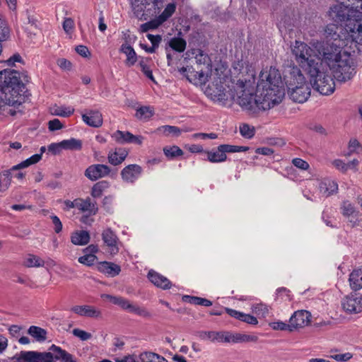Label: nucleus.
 I'll list each match as a JSON object with an SVG mask.
<instances>
[{"label": "nucleus", "mask_w": 362, "mask_h": 362, "mask_svg": "<svg viewBox=\"0 0 362 362\" xmlns=\"http://www.w3.org/2000/svg\"><path fill=\"white\" fill-rule=\"evenodd\" d=\"M228 88L229 89L226 90L221 84H212L206 88L205 93L214 101L225 103L230 99L248 110L256 107L269 110L280 103L285 95L280 73L272 67L260 72L255 97L253 77L249 80H238Z\"/></svg>", "instance_id": "f257e3e1"}, {"label": "nucleus", "mask_w": 362, "mask_h": 362, "mask_svg": "<svg viewBox=\"0 0 362 362\" xmlns=\"http://www.w3.org/2000/svg\"><path fill=\"white\" fill-rule=\"evenodd\" d=\"M332 40V43L322 46L320 53L334 79L346 83L356 74L354 61L347 47L351 48L354 42L362 45V18L351 19L346 23L344 32L341 31L340 35L335 31Z\"/></svg>", "instance_id": "f03ea898"}, {"label": "nucleus", "mask_w": 362, "mask_h": 362, "mask_svg": "<svg viewBox=\"0 0 362 362\" xmlns=\"http://www.w3.org/2000/svg\"><path fill=\"white\" fill-rule=\"evenodd\" d=\"M332 39L326 42H317L315 48H312L304 42L296 40L291 45V53L296 63L307 74L314 73L317 66H322V62L325 63L320 53L322 47L328 43H332Z\"/></svg>", "instance_id": "7ed1b4c3"}, {"label": "nucleus", "mask_w": 362, "mask_h": 362, "mask_svg": "<svg viewBox=\"0 0 362 362\" xmlns=\"http://www.w3.org/2000/svg\"><path fill=\"white\" fill-rule=\"evenodd\" d=\"M0 90L11 106L17 107L25 101V86L21 80L20 73L16 70L6 69L0 71Z\"/></svg>", "instance_id": "20e7f679"}, {"label": "nucleus", "mask_w": 362, "mask_h": 362, "mask_svg": "<svg viewBox=\"0 0 362 362\" xmlns=\"http://www.w3.org/2000/svg\"><path fill=\"white\" fill-rule=\"evenodd\" d=\"M287 87L288 93L294 102L305 103L310 95V84L306 81L305 76L297 66H293L290 72Z\"/></svg>", "instance_id": "39448f33"}, {"label": "nucleus", "mask_w": 362, "mask_h": 362, "mask_svg": "<svg viewBox=\"0 0 362 362\" xmlns=\"http://www.w3.org/2000/svg\"><path fill=\"white\" fill-rule=\"evenodd\" d=\"M317 66L314 73H307L310 78V84L322 95H328L334 93L335 83L333 78L327 71Z\"/></svg>", "instance_id": "423d86ee"}, {"label": "nucleus", "mask_w": 362, "mask_h": 362, "mask_svg": "<svg viewBox=\"0 0 362 362\" xmlns=\"http://www.w3.org/2000/svg\"><path fill=\"white\" fill-rule=\"evenodd\" d=\"M41 158L42 153L34 154L25 160L13 166L10 170H4L0 173V192H4L10 187L12 178V170H18L20 169L27 168L30 165L38 163Z\"/></svg>", "instance_id": "0eeeda50"}, {"label": "nucleus", "mask_w": 362, "mask_h": 362, "mask_svg": "<svg viewBox=\"0 0 362 362\" xmlns=\"http://www.w3.org/2000/svg\"><path fill=\"white\" fill-rule=\"evenodd\" d=\"M328 15L329 18L337 24L346 21L349 23L351 19L358 18L357 11H354V8H349L344 4H337L330 7Z\"/></svg>", "instance_id": "6e6552de"}, {"label": "nucleus", "mask_w": 362, "mask_h": 362, "mask_svg": "<svg viewBox=\"0 0 362 362\" xmlns=\"http://www.w3.org/2000/svg\"><path fill=\"white\" fill-rule=\"evenodd\" d=\"M135 37L129 30L122 32V40L123 43L119 48L120 52L127 57L125 64L128 66H133L136 62V52L132 47Z\"/></svg>", "instance_id": "1a4fd4ad"}, {"label": "nucleus", "mask_w": 362, "mask_h": 362, "mask_svg": "<svg viewBox=\"0 0 362 362\" xmlns=\"http://www.w3.org/2000/svg\"><path fill=\"white\" fill-rule=\"evenodd\" d=\"M342 310L349 315L362 313V294L351 293L345 296L341 300Z\"/></svg>", "instance_id": "9d476101"}, {"label": "nucleus", "mask_w": 362, "mask_h": 362, "mask_svg": "<svg viewBox=\"0 0 362 362\" xmlns=\"http://www.w3.org/2000/svg\"><path fill=\"white\" fill-rule=\"evenodd\" d=\"M51 354L49 353H37L32 351H23L10 358L8 362H49Z\"/></svg>", "instance_id": "9b49d317"}, {"label": "nucleus", "mask_w": 362, "mask_h": 362, "mask_svg": "<svg viewBox=\"0 0 362 362\" xmlns=\"http://www.w3.org/2000/svg\"><path fill=\"white\" fill-rule=\"evenodd\" d=\"M180 71L186 76L189 82L195 85H203L208 81V73H205L202 70L195 71L192 66L182 67Z\"/></svg>", "instance_id": "f8f14e48"}, {"label": "nucleus", "mask_w": 362, "mask_h": 362, "mask_svg": "<svg viewBox=\"0 0 362 362\" xmlns=\"http://www.w3.org/2000/svg\"><path fill=\"white\" fill-rule=\"evenodd\" d=\"M311 321V314L304 310H297L291 316L289 319L290 327L292 332L308 326Z\"/></svg>", "instance_id": "ddd939ff"}, {"label": "nucleus", "mask_w": 362, "mask_h": 362, "mask_svg": "<svg viewBox=\"0 0 362 362\" xmlns=\"http://www.w3.org/2000/svg\"><path fill=\"white\" fill-rule=\"evenodd\" d=\"M110 168L103 164H95L89 166L85 171V175L90 180L95 181L108 175Z\"/></svg>", "instance_id": "4468645a"}, {"label": "nucleus", "mask_w": 362, "mask_h": 362, "mask_svg": "<svg viewBox=\"0 0 362 362\" xmlns=\"http://www.w3.org/2000/svg\"><path fill=\"white\" fill-rule=\"evenodd\" d=\"M77 209L82 213L88 214L89 216H94L98 213V207L96 202L90 197L77 198Z\"/></svg>", "instance_id": "2eb2a0df"}, {"label": "nucleus", "mask_w": 362, "mask_h": 362, "mask_svg": "<svg viewBox=\"0 0 362 362\" xmlns=\"http://www.w3.org/2000/svg\"><path fill=\"white\" fill-rule=\"evenodd\" d=\"M71 311L81 317L98 318L101 317V311L91 305H75Z\"/></svg>", "instance_id": "dca6fc26"}, {"label": "nucleus", "mask_w": 362, "mask_h": 362, "mask_svg": "<svg viewBox=\"0 0 362 362\" xmlns=\"http://www.w3.org/2000/svg\"><path fill=\"white\" fill-rule=\"evenodd\" d=\"M319 189L322 196L328 197L338 192V183L330 178H325L320 182Z\"/></svg>", "instance_id": "f3484780"}, {"label": "nucleus", "mask_w": 362, "mask_h": 362, "mask_svg": "<svg viewBox=\"0 0 362 362\" xmlns=\"http://www.w3.org/2000/svg\"><path fill=\"white\" fill-rule=\"evenodd\" d=\"M148 278L156 286L162 289H168L171 286L170 281L165 276L153 270L148 272Z\"/></svg>", "instance_id": "a211bd4d"}, {"label": "nucleus", "mask_w": 362, "mask_h": 362, "mask_svg": "<svg viewBox=\"0 0 362 362\" xmlns=\"http://www.w3.org/2000/svg\"><path fill=\"white\" fill-rule=\"evenodd\" d=\"M83 121L88 126L100 127L103 124L102 114L98 111L90 110L82 115Z\"/></svg>", "instance_id": "6ab92c4d"}, {"label": "nucleus", "mask_w": 362, "mask_h": 362, "mask_svg": "<svg viewBox=\"0 0 362 362\" xmlns=\"http://www.w3.org/2000/svg\"><path fill=\"white\" fill-rule=\"evenodd\" d=\"M127 155L128 152L124 148L112 149L107 155L108 162L113 165H117L125 160Z\"/></svg>", "instance_id": "aec40b11"}, {"label": "nucleus", "mask_w": 362, "mask_h": 362, "mask_svg": "<svg viewBox=\"0 0 362 362\" xmlns=\"http://www.w3.org/2000/svg\"><path fill=\"white\" fill-rule=\"evenodd\" d=\"M226 312L227 314H228L230 316L238 319L242 322H246L250 325H255L258 323L257 319L254 317L253 315H251L250 314H245L244 313L226 308H225Z\"/></svg>", "instance_id": "412c9836"}, {"label": "nucleus", "mask_w": 362, "mask_h": 362, "mask_svg": "<svg viewBox=\"0 0 362 362\" xmlns=\"http://www.w3.org/2000/svg\"><path fill=\"white\" fill-rule=\"evenodd\" d=\"M97 269L100 272L111 277L118 275L121 271L119 266L108 262H100L97 265Z\"/></svg>", "instance_id": "4be33fe9"}, {"label": "nucleus", "mask_w": 362, "mask_h": 362, "mask_svg": "<svg viewBox=\"0 0 362 362\" xmlns=\"http://www.w3.org/2000/svg\"><path fill=\"white\" fill-rule=\"evenodd\" d=\"M49 352L52 354L53 360L55 358L57 360H61V362H76L73 359L71 354L54 344L50 346Z\"/></svg>", "instance_id": "5701e85b"}, {"label": "nucleus", "mask_w": 362, "mask_h": 362, "mask_svg": "<svg viewBox=\"0 0 362 362\" xmlns=\"http://www.w3.org/2000/svg\"><path fill=\"white\" fill-rule=\"evenodd\" d=\"M349 282L353 291H358L362 288V267L351 272L349 274Z\"/></svg>", "instance_id": "b1692460"}, {"label": "nucleus", "mask_w": 362, "mask_h": 362, "mask_svg": "<svg viewBox=\"0 0 362 362\" xmlns=\"http://www.w3.org/2000/svg\"><path fill=\"white\" fill-rule=\"evenodd\" d=\"M146 37L151 42V46H148L147 45L142 43L140 42L139 46L144 49L147 53H154L156 50L158 48L160 43L162 40V36L160 35H152L147 34Z\"/></svg>", "instance_id": "393cba45"}, {"label": "nucleus", "mask_w": 362, "mask_h": 362, "mask_svg": "<svg viewBox=\"0 0 362 362\" xmlns=\"http://www.w3.org/2000/svg\"><path fill=\"white\" fill-rule=\"evenodd\" d=\"M90 238V234L86 230H76L71 235V242L75 245H86Z\"/></svg>", "instance_id": "a878e982"}, {"label": "nucleus", "mask_w": 362, "mask_h": 362, "mask_svg": "<svg viewBox=\"0 0 362 362\" xmlns=\"http://www.w3.org/2000/svg\"><path fill=\"white\" fill-rule=\"evenodd\" d=\"M111 137L112 139L119 144H125L128 143L134 142L136 139V136L129 132H122L117 130L112 134Z\"/></svg>", "instance_id": "bb28decb"}, {"label": "nucleus", "mask_w": 362, "mask_h": 362, "mask_svg": "<svg viewBox=\"0 0 362 362\" xmlns=\"http://www.w3.org/2000/svg\"><path fill=\"white\" fill-rule=\"evenodd\" d=\"M102 236L104 243L111 248L112 252H115L118 251L117 247V238L112 230L109 228L105 230Z\"/></svg>", "instance_id": "cd10ccee"}, {"label": "nucleus", "mask_w": 362, "mask_h": 362, "mask_svg": "<svg viewBox=\"0 0 362 362\" xmlns=\"http://www.w3.org/2000/svg\"><path fill=\"white\" fill-rule=\"evenodd\" d=\"M341 214L346 218H356L358 216L359 211L356 210L354 205L349 200H344L340 205Z\"/></svg>", "instance_id": "c85d7f7f"}, {"label": "nucleus", "mask_w": 362, "mask_h": 362, "mask_svg": "<svg viewBox=\"0 0 362 362\" xmlns=\"http://www.w3.org/2000/svg\"><path fill=\"white\" fill-rule=\"evenodd\" d=\"M193 54L195 55L194 58L197 64L206 66L208 70L211 69V60L207 53L197 49L194 50Z\"/></svg>", "instance_id": "c756f323"}, {"label": "nucleus", "mask_w": 362, "mask_h": 362, "mask_svg": "<svg viewBox=\"0 0 362 362\" xmlns=\"http://www.w3.org/2000/svg\"><path fill=\"white\" fill-rule=\"evenodd\" d=\"M224 332L225 331L221 332H201L199 333L200 339L203 340L209 339L212 342H218V343H224Z\"/></svg>", "instance_id": "7c9ffc66"}, {"label": "nucleus", "mask_w": 362, "mask_h": 362, "mask_svg": "<svg viewBox=\"0 0 362 362\" xmlns=\"http://www.w3.org/2000/svg\"><path fill=\"white\" fill-rule=\"evenodd\" d=\"M245 62L243 60H239L238 62H235L233 64V69L234 71V74H243L244 71L245 70L246 72L248 74V78H245L243 79V81L252 79V77L254 78V84L255 83V74L252 70H250V69H247V66L245 67Z\"/></svg>", "instance_id": "2f4dec72"}, {"label": "nucleus", "mask_w": 362, "mask_h": 362, "mask_svg": "<svg viewBox=\"0 0 362 362\" xmlns=\"http://www.w3.org/2000/svg\"><path fill=\"white\" fill-rule=\"evenodd\" d=\"M206 155L207 160L211 163H222L227 158L226 154H224L223 151L221 150L220 146H218L216 150L208 151Z\"/></svg>", "instance_id": "473e14b6"}, {"label": "nucleus", "mask_w": 362, "mask_h": 362, "mask_svg": "<svg viewBox=\"0 0 362 362\" xmlns=\"http://www.w3.org/2000/svg\"><path fill=\"white\" fill-rule=\"evenodd\" d=\"M156 132L158 134H163L166 136H173L177 137L180 135L182 130L175 126L164 125L158 127Z\"/></svg>", "instance_id": "72a5a7b5"}, {"label": "nucleus", "mask_w": 362, "mask_h": 362, "mask_svg": "<svg viewBox=\"0 0 362 362\" xmlns=\"http://www.w3.org/2000/svg\"><path fill=\"white\" fill-rule=\"evenodd\" d=\"M121 175L125 182L133 183L136 178V165L132 164L126 166L122 170Z\"/></svg>", "instance_id": "f704fd0d"}, {"label": "nucleus", "mask_w": 362, "mask_h": 362, "mask_svg": "<svg viewBox=\"0 0 362 362\" xmlns=\"http://www.w3.org/2000/svg\"><path fill=\"white\" fill-rule=\"evenodd\" d=\"M110 184L107 181L103 180L95 183L91 189L90 194L93 198H99L102 196L103 192L107 189Z\"/></svg>", "instance_id": "c9c22d12"}, {"label": "nucleus", "mask_w": 362, "mask_h": 362, "mask_svg": "<svg viewBox=\"0 0 362 362\" xmlns=\"http://www.w3.org/2000/svg\"><path fill=\"white\" fill-rule=\"evenodd\" d=\"M28 333L38 341H43L47 337L46 330L37 326H30Z\"/></svg>", "instance_id": "e433bc0d"}, {"label": "nucleus", "mask_w": 362, "mask_h": 362, "mask_svg": "<svg viewBox=\"0 0 362 362\" xmlns=\"http://www.w3.org/2000/svg\"><path fill=\"white\" fill-rule=\"evenodd\" d=\"M62 145L65 150L79 151L82 148V141L80 139L71 138L62 141Z\"/></svg>", "instance_id": "4c0bfd02"}, {"label": "nucleus", "mask_w": 362, "mask_h": 362, "mask_svg": "<svg viewBox=\"0 0 362 362\" xmlns=\"http://www.w3.org/2000/svg\"><path fill=\"white\" fill-rule=\"evenodd\" d=\"M187 42L181 37H173L168 41V46L177 52H182L186 49Z\"/></svg>", "instance_id": "58836bf2"}, {"label": "nucleus", "mask_w": 362, "mask_h": 362, "mask_svg": "<svg viewBox=\"0 0 362 362\" xmlns=\"http://www.w3.org/2000/svg\"><path fill=\"white\" fill-rule=\"evenodd\" d=\"M153 109L150 106L137 107V119L147 121L153 115Z\"/></svg>", "instance_id": "ea45409f"}, {"label": "nucleus", "mask_w": 362, "mask_h": 362, "mask_svg": "<svg viewBox=\"0 0 362 362\" xmlns=\"http://www.w3.org/2000/svg\"><path fill=\"white\" fill-rule=\"evenodd\" d=\"M24 265L27 267H44L45 262L40 257L30 254L25 258Z\"/></svg>", "instance_id": "a19ab883"}, {"label": "nucleus", "mask_w": 362, "mask_h": 362, "mask_svg": "<svg viewBox=\"0 0 362 362\" xmlns=\"http://www.w3.org/2000/svg\"><path fill=\"white\" fill-rule=\"evenodd\" d=\"M251 309L253 313L261 317H266L269 312V307L262 303L253 304Z\"/></svg>", "instance_id": "79ce46f5"}, {"label": "nucleus", "mask_w": 362, "mask_h": 362, "mask_svg": "<svg viewBox=\"0 0 362 362\" xmlns=\"http://www.w3.org/2000/svg\"><path fill=\"white\" fill-rule=\"evenodd\" d=\"M176 9V5L175 3L168 4L163 11L160 14L157 18L160 21V22L163 24L169 18H170L173 14L175 13Z\"/></svg>", "instance_id": "37998d69"}, {"label": "nucleus", "mask_w": 362, "mask_h": 362, "mask_svg": "<svg viewBox=\"0 0 362 362\" xmlns=\"http://www.w3.org/2000/svg\"><path fill=\"white\" fill-rule=\"evenodd\" d=\"M165 156L169 159H173L177 156H181L183 151L177 146H166L163 148Z\"/></svg>", "instance_id": "c03bdc74"}, {"label": "nucleus", "mask_w": 362, "mask_h": 362, "mask_svg": "<svg viewBox=\"0 0 362 362\" xmlns=\"http://www.w3.org/2000/svg\"><path fill=\"white\" fill-rule=\"evenodd\" d=\"M221 150L223 151V153H236V152H245L249 150L247 146H240L229 144H221L220 145Z\"/></svg>", "instance_id": "a18cd8bd"}, {"label": "nucleus", "mask_w": 362, "mask_h": 362, "mask_svg": "<svg viewBox=\"0 0 362 362\" xmlns=\"http://www.w3.org/2000/svg\"><path fill=\"white\" fill-rule=\"evenodd\" d=\"M161 25L162 23L156 17V18L141 25L139 30L141 33H146L149 30L158 28Z\"/></svg>", "instance_id": "49530a36"}, {"label": "nucleus", "mask_w": 362, "mask_h": 362, "mask_svg": "<svg viewBox=\"0 0 362 362\" xmlns=\"http://www.w3.org/2000/svg\"><path fill=\"white\" fill-rule=\"evenodd\" d=\"M74 112V109L70 107H56L53 109L52 114L61 117H69Z\"/></svg>", "instance_id": "de8ad7c7"}, {"label": "nucleus", "mask_w": 362, "mask_h": 362, "mask_svg": "<svg viewBox=\"0 0 362 362\" xmlns=\"http://www.w3.org/2000/svg\"><path fill=\"white\" fill-rule=\"evenodd\" d=\"M98 259L97 257L93 254H86L78 259L79 263L88 267H90L95 264Z\"/></svg>", "instance_id": "09e8293b"}, {"label": "nucleus", "mask_w": 362, "mask_h": 362, "mask_svg": "<svg viewBox=\"0 0 362 362\" xmlns=\"http://www.w3.org/2000/svg\"><path fill=\"white\" fill-rule=\"evenodd\" d=\"M255 128L247 124L240 126V133L245 138L251 139L255 135Z\"/></svg>", "instance_id": "8fccbe9b"}, {"label": "nucleus", "mask_w": 362, "mask_h": 362, "mask_svg": "<svg viewBox=\"0 0 362 362\" xmlns=\"http://www.w3.org/2000/svg\"><path fill=\"white\" fill-rule=\"evenodd\" d=\"M139 64H140V66L141 69V71L144 73L145 76L156 83V81L153 75L152 69H151V66L147 64L146 62H144V60L141 61Z\"/></svg>", "instance_id": "3c124183"}, {"label": "nucleus", "mask_w": 362, "mask_h": 362, "mask_svg": "<svg viewBox=\"0 0 362 362\" xmlns=\"http://www.w3.org/2000/svg\"><path fill=\"white\" fill-rule=\"evenodd\" d=\"M237 337L238 343L256 342L258 340V337L256 335L241 332H237Z\"/></svg>", "instance_id": "603ef678"}, {"label": "nucleus", "mask_w": 362, "mask_h": 362, "mask_svg": "<svg viewBox=\"0 0 362 362\" xmlns=\"http://www.w3.org/2000/svg\"><path fill=\"white\" fill-rule=\"evenodd\" d=\"M269 326L274 330H288L289 332H292L290 323L277 321L269 323Z\"/></svg>", "instance_id": "864d4df0"}, {"label": "nucleus", "mask_w": 362, "mask_h": 362, "mask_svg": "<svg viewBox=\"0 0 362 362\" xmlns=\"http://www.w3.org/2000/svg\"><path fill=\"white\" fill-rule=\"evenodd\" d=\"M9 36V29L6 21L0 18V43L6 40Z\"/></svg>", "instance_id": "5fc2aeb1"}, {"label": "nucleus", "mask_w": 362, "mask_h": 362, "mask_svg": "<svg viewBox=\"0 0 362 362\" xmlns=\"http://www.w3.org/2000/svg\"><path fill=\"white\" fill-rule=\"evenodd\" d=\"M72 334L76 337L79 338L82 341H86L90 339L92 337L90 333L87 332L84 330L80 329L78 328H75L72 330Z\"/></svg>", "instance_id": "6e6d98bb"}, {"label": "nucleus", "mask_w": 362, "mask_h": 362, "mask_svg": "<svg viewBox=\"0 0 362 362\" xmlns=\"http://www.w3.org/2000/svg\"><path fill=\"white\" fill-rule=\"evenodd\" d=\"M332 163L336 169L343 173H346V171L349 170V165H347V163H346L343 160L335 159L332 161Z\"/></svg>", "instance_id": "4d7b16f0"}, {"label": "nucleus", "mask_w": 362, "mask_h": 362, "mask_svg": "<svg viewBox=\"0 0 362 362\" xmlns=\"http://www.w3.org/2000/svg\"><path fill=\"white\" fill-rule=\"evenodd\" d=\"M223 341H224V343L238 344V341L237 332H225Z\"/></svg>", "instance_id": "13d9d810"}, {"label": "nucleus", "mask_w": 362, "mask_h": 362, "mask_svg": "<svg viewBox=\"0 0 362 362\" xmlns=\"http://www.w3.org/2000/svg\"><path fill=\"white\" fill-rule=\"evenodd\" d=\"M292 163L295 167L303 170H308L310 166L307 161L299 158H293L292 160Z\"/></svg>", "instance_id": "bf43d9fd"}, {"label": "nucleus", "mask_w": 362, "mask_h": 362, "mask_svg": "<svg viewBox=\"0 0 362 362\" xmlns=\"http://www.w3.org/2000/svg\"><path fill=\"white\" fill-rule=\"evenodd\" d=\"M50 218L54 225V232L56 233H59L62 230L63 228L62 221H60L59 218L57 216L52 214L50 216Z\"/></svg>", "instance_id": "052dcab7"}, {"label": "nucleus", "mask_w": 362, "mask_h": 362, "mask_svg": "<svg viewBox=\"0 0 362 362\" xmlns=\"http://www.w3.org/2000/svg\"><path fill=\"white\" fill-rule=\"evenodd\" d=\"M353 354L349 352L331 356V358L339 362H346L352 358Z\"/></svg>", "instance_id": "680f3d73"}, {"label": "nucleus", "mask_w": 362, "mask_h": 362, "mask_svg": "<svg viewBox=\"0 0 362 362\" xmlns=\"http://www.w3.org/2000/svg\"><path fill=\"white\" fill-rule=\"evenodd\" d=\"M62 26L65 33H71L74 28V20L71 18H65Z\"/></svg>", "instance_id": "e2e57ef3"}, {"label": "nucleus", "mask_w": 362, "mask_h": 362, "mask_svg": "<svg viewBox=\"0 0 362 362\" xmlns=\"http://www.w3.org/2000/svg\"><path fill=\"white\" fill-rule=\"evenodd\" d=\"M62 149H64V148L62 145V141L59 143H52L48 146V151L52 152L54 155L59 154Z\"/></svg>", "instance_id": "0e129e2a"}, {"label": "nucleus", "mask_w": 362, "mask_h": 362, "mask_svg": "<svg viewBox=\"0 0 362 362\" xmlns=\"http://www.w3.org/2000/svg\"><path fill=\"white\" fill-rule=\"evenodd\" d=\"M361 147L359 141L356 139H351L349 142V152L346 156H349L352 153L355 152L356 148Z\"/></svg>", "instance_id": "69168bd1"}, {"label": "nucleus", "mask_w": 362, "mask_h": 362, "mask_svg": "<svg viewBox=\"0 0 362 362\" xmlns=\"http://www.w3.org/2000/svg\"><path fill=\"white\" fill-rule=\"evenodd\" d=\"M62 124L58 119L50 120L48 123V127L50 131L59 130L62 128Z\"/></svg>", "instance_id": "338daca9"}, {"label": "nucleus", "mask_w": 362, "mask_h": 362, "mask_svg": "<svg viewBox=\"0 0 362 362\" xmlns=\"http://www.w3.org/2000/svg\"><path fill=\"white\" fill-rule=\"evenodd\" d=\"M155 354L152 352H144L139 355L141 362H152Z\"/></svg>", "instance_id": "774afa93"}]
</instances>
